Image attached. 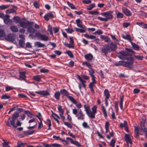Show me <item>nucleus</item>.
I'll use <instances>...</instances> for the list:
<instances>
[{"label": "nucleus", "mask_w": 147, "mask_h": 147, "mask_svg": "<svg viewBox=\"0 0 147 147\" xmlns=\"http://www.w3.org/2000/svg\"><path fill=\"white\" fill-rule=\"evenodd\" d=\"M117 56L120 59L127 60V64H133L134 62V58L132 56L128 57L129 53L126 51H121L117 54Z\"/></svg>", "instance_id": "f257e3e1"}, {"label": "nucleus", "mask_w": 147, "mask_h": 147, "mask_svg": "<svg viewBox=\"0 0 147 147\" xmlns=\"http://www.w3.org/2000/svg\"><path fill=\"white\" fill-rule=\"evenodd\" d=\"M113 12V11H109L106 12L102 13L100 14L103 16L105 17V18H103L98 16L97 18L98 20L101 21L107 22L108 20H112L113 18V16L112 15Z\"/></svg>", "instance_id": "f03ea898"}, {"label": "nucleus", "mask_w": 147, "mask_h": 147, "mask_svg": "<svg viewBox=\"0 0 147 147\" xmlns=\"http://www.w3.org/2000/svg\"><path fill=\"white\" fill-rule=\"evenodd\" d=\"M33 22L27 21L26 24H24V26L22 27L24 28H26L27 27V32L31 34H34L36 31V30L33 27Z\"/></svg>", "instance_id": "7ed1b4c3"}, {"label": "nucleus", "mask_w": 147, "mask_h": 147, "mask_svg": "<svg viewBox=\"0 0 147 147\" xmlns=\"http://www.w3.org/2000/svg\"><path fill=\"white\" fill-rule=\"evenodd\" d=\"M35 36L39 40H42L47 41L49 39V37L44 34H42L39 32H36L35 33Z\"/></svg>", "instance_id": "20e7f679"}, {"label": "nucleus", "mask_w": 147, "mask_h": 147, "mask_svg": "<svg viewBox=\"0 0 147 147\" xmlns=\"http://www.w3.org/2000/svg\"><path fill=\"white\" fill-rule=\"evenodd\" d=\"M15 35L13 33H9L6 36L5 39L8 41L13 42L15 41Z\"/></svg>", "instance_id": "39448f33"}, {"label": "nucleus", "mask_w": 147, "mask_h": 147, "mask_svg": "<svg viewBox=\"0 0 147 147\" xmlns=\"http://www.w3.org/2000/svg\"><path fill=\"white\" fill-rule=\"evenodd\" d=\"M14 21L16 23L20 24V26L21 27L24 26V24H26V22L25 21H22L21 20L18 16H14L13 19Z\"/></svg>", "instance_id": "423d86ee"}, {"label": "nucleus", "mask_w": 147, "mask_h": 147, "mask_svg": "<svg viewBox=\"0 0 147 147\" xmlns=\"http://www.w3.org/2000/svg\"><path fill=\"white\" fill-rule=\"evenodd\" d=\"M122 10L123 13L127 16L129 17L132 16V13L128 9L125 7L122 8Z\"/></svg>", "instance_id": "0eeeda50"}, {"label": "nucleus", "mask_w": 147, "mask_h": 147, "mask_svg": "<svg viewBox=\"0 0 147 147\" xmlns=\"http://www.w3.org/2000/svg\"><path fill=\"white\" fill-rule=\"evenodd\" d=\"M54 18V16L52 13L51 12H50L47 13L44 16V18L45 20L47 21H48L49 20V18Z\"/></svg>", "instance_id": "6e6552de"}, {"label": "nucleus", "mask_w": 147, "mask_h": 147, "mask_svg": "<svg viewBox=\"0 0 147 147\" xmlns=\"http://www.w3.org/2000/svg\"><path fill=\"white\" fill-rule=\"evenodd\" d=\"M110 50V47L108 45H105L101 49L102 52L105 54L108 53Z\"/></svg>", "instance_id": "1a4fd4ad"}, {"label": "nucleus", "mask_w": 147, "mask_h": 147, "mask_svg": "<svg viewBox=\"0 0 147 147\" xmlns=\"http://www.w3.org/2000/svg\"><path fill=\"white\" fill-rule=\"evenodd\" d=\"M97 107L94 106L92 109V112L91 111L90 118H95V114L96 113Z\"/></svg>", "instance_id": "9d476101"}, {"label": "nucleus", "mask_w": 147, "mask_h": 147, "mask_svg": "<svg viewBox=\"0 0 147 147\" xmlns=\"http://www.w3.org/2000/svg\"><path fill=\"white\" fill-rule=\"evenodd\" d=\"M105 95L106 96V98L105 99V104L106 106L108 105V102L107 99H109L110 96V94L109 92L107 89H105L104 91Z\"/></svg>", "instance_id": "9b49d317"}, {"label": "nucleus", "mask_w": 147, "mask_h": 147, "mask_svg": "<svg viewBox=\"0 0 147 147\" xmlns=\"http://www.w3.org/2000/svg\"><path fill=\"white\" fill-rule=\"evenodd\" d=\"M51 112L52 113V116L55 120V121L58 124H59V121L57 119H60V117L57 114L54 113L53 111H51Z\"/></svg>", "instance_id": "f8f14e48"}, {"label": "nucleus", "mask_w": 147, "mask_h": 147, "mask_svg": "<svg viewBox=\"0 0 147 147\" xmlns=\"http://www.w3.org/2000/svg\"><path fill=\"white\" fill-rule=\"evenodd\" d=\"M125 139L127 143V144H128L129 143L131 145L132 144V142L130 138V136L129 134H126L125 135Z\"/></svg>", "instance_id": "ddd939ff"}, {"label": "nucleus", "mask_w": 147, "mask_h": 147, "mask_svg": "<svg viewBox=\"0 0 147 147\" xmlns=\"http://www.w3.org/2000/svg\"><path fill=\"white\" fill-rule=\"evenodd\" d=\"M36 93L38 94L42 95L44 96L50 95V93L47 90L36 92Z\"/></svg>", "instance_id": "4468645a"}, {"label": "nucleus", "mask_w": 147, "mask_h": 147, "mask_svg": "<svg viewBox=\"0 0 147 147\" xmlns=\"http://www.w3.org/2000/svg\"><path fill=\"white\" fill-rule=\"evenodd\" d=\"M84 107L86 111L87 115H88V117L90 118L91 110L90 107L88 106L86 107V105H84Z\"/></svg>", "instance_id": "2eb2a0df"}, {"label": "nucleus", "mask_w": 147, "mask_h": 147, "mask_svg": "<svg viewBox=\"0 0 147 147\" xmlns=\"http://www.w3.org/2000/svg\"><path fill=\"white\" fill-rule=\"evenodd\" d=\"M60 92L61 94L63 96H67L69 95V93L65 89H62L60 90Z\"/></svg>", "instance_id": "dca6fc26"}, {"label": "nucleus", "mask_w": 147, "mask_h": 147, "mask_svg": "<svg viewBox=\"0 0 147 147\" xmlns=\"http://www.w3.org/2000/svg\"><path fill=\"white\" fill-rule=\"evenodd\" d=\"M76 117H78V119H82L83 120L84 119V117H83L84 116V115L83 114L81 110H80L79 112V114H78L76 116Z\"/></svg>", "instance_id": "f3484780"}, {"label": "nucleus", "mask_w": 147, "mask_h": 147, "mask_svg": "<svg viewBox=\"0 0 147 147\" xmlns=\"http://www.w3.org/2000/svg\"><path fill=\"white\" fill-rule=\"evenodd\" d=\"M6 34L3 28H0V38L4 37L5 38Z\"/></svg>", "instance_id": "a211bd4d"}, {"label": "nucleus", "mask_w": 147, "mask_h": 147, "mask_svg": "<svg viewBox=\"0 0 147 147\" xmlns=\"http://www.w3.org/2000/svg\"><path fill=\"white\" fill-rule=\"evenodd\" d=\"M134 133L136 135L135 137L137 139H139V129L138 127L135 126L134 127Z\"/></svg>", "instance_id": "6ab92c4d"}, {"label": "nucleus", "mask_w": 147, "mask_h": 147, "mask_svg": "<svg viewBox=\"0 0 147 147\" xmlns=\"http://www.w3.org/2000/svg\"><path fill=\"white\" fill-rule=\"evenodd\" d=\"M35 47H43L45 46L44 44L38 41L35 42L34 43Z\"/></svg>", "instance_id": "aec40b11"}, {"label": "nucleus", "mask_w": 147, "mask_h": 147, "mask_svg": "<svg viewBox=\"0 0 147 147\" xmlns=\"http://www.w3.org/2000/svg\"><path fill=\"white\" fill-rule=\"evenodd\" d=\"M136 24L142 27V28L147 29V24H145L142 22H137L136 23Z\"/></svg>", "instance_id": "412c9836"}, {"label": "nucleus", "mask_w": 147, "mask_h": 147, "mask_svg": "<svg viewBox=\"0 0 147 147\" xmlns=\"http://www.w3.org/2000/svg\"><path fill=\"white\" fill-rule=\"evenodd\" d=\"M10 29L12 32H16L18 31L17 27L15 25L11 26L10 27Z\"/></svg>", "instance_id": "4be33fe9"}, {"label": "nucleus", "mask_w": 147, "mask_h": 147, "mask_svg": "<svg viewBox=\"0 0 147 147\" xmlns=\"http://www.w3.org/2000/svg\"><path fill=\"white\" fill-rule=\"evenodd\" d=\"M115 13L117 16V18L118 19H121L123 17V14L119 12L118 11H116Z\"/></svg>", "instance_id": "5701e85b"}, {"label": "nucleus", "mask_w": 147, "mask_h": 147, "mask_svg": "<svg viewBox=\"0 0 147 147\" xmlns=\"http://www.w3.org/2000/svg\"><path fill=\"white\" fill-rule=\"evenodd\" d=\"M76 22L78 27L81 28H84L83 26L82 25V22L80 19H78L76 20Z\"/></svg>", "instance_id": "b1692460"}, {"label": "nucleus", "mask_w": 147, "mask_h": 147, "mask_svg": "<svg viewBox=\"0 0 147 147\" xmlns=\"http://www.w3.org/2000/svg\"><path fill=\"white\" fill-rule=\"evenodd\" d=\"M100 38L102 40H104L105 42H109L110 41V38L107 36L101 35L100 36Z\"/></svg>", "instance_id": "393cba45"}, {"label": "nucleus", "mask_w": 147, "mask_h": 147, "mask_svg": "<svg viewBox=\"0 0 147 147\" xmlns=\"http://www.w3.org/2000/svg\"><path fill=\"white\" fill-rule=\"evenodd\" d=\"M146 122V120H142V121H141L140 124V125L141 127V129L142 130H146L147 129V128H145V123Z\"/></svg>", "instance_id": "a878e982"}, {"label": "nucleus", "mask_w": 147, "mask_h": 147, "mask_svg": "<svg viewBox=\"0 0 147 147\" xmlns=\"http://www.w3.org/2000/svg\"><path fill=\"white\" fill-rule=\"evenodd\" d=\"M68 98L69 99V100L71 101L74 104H76L77 103H78V102H77L74 98L72 96H69L68 95L67 96Z\"/></svg>", "instance_id": "bb28decb"}, {"label": "nucleus", "mask_w": 147, "mask_h": 147, "mask_svg": "<svg viewBox=\"0 0 147 147\" xmlns=\"http://www.w3.org/2000/svg\"><path fill=\"white\" fill-rule=\"evenodd\" d=\"M25 73L24 72H20L19 77L21 80H24L26 77Z\"/></svg>", "instance_id": "cd10ccee"}, {"label": "nucleus", "mask_w": 147, "mask_h": 147, "mask_svg": "<svg viewBox=\"0 0 147 147\" xmlns=\"http://www.w3.org/2000/svg\"><path fill=\"white\" fill-rule=\"evenodd\" d=\"M123 38L129 41L130 43L131 42H132V39L131 38V37L130 36L129 34H126L125 36H123Z\"/></svg>", "instance_id": "c85d7f7f"}, {"label": "nucleus", "mask_w": 147, "mask_h": 147, "mask_svg": "<svg viewBox=\"0 0 147 147\" xmlns=\"http://www.w3.org/2000/svg\"><path fill=\"white\" fill-rule=\"evenodd\" d=\"M84 36L88 39L92 40L96 38L95 36L93 35H89L88 34H84Z\"/></svg>", "instance_id": "c756f323"}, {"label": "nucleus", "mask_w": 147, "mask_h": 147, "mask_svg": "<svg viewBox=\"0 0 147 147\" xmlns=\"http://www.w3.org/2000/svg\"><path fill=\"white\" fill-rule=\"evenodd\" d=\"M110 45L111 46L110 47V49H111L112 50H115L117 48V45L115 43L111 42Z\"/></svg>", "instance_id": "7c9ffc66"}, {"label": "nucleus", "mask_w": 147, "mask_h": 147, "mask_svg": "<svg viewBox=\"0 0 147 147\" xmlns=\"http://www.w3.org/2000/svg\"><path fill=\"white\" fill-rule=\"evenodd\" d=\"M67 4L68 5V6L70 7V8L72 9H77V8L72 3H70L69 1H67Z\"/></svg>", "instance_id": "2f4dec72"}, {"label": "nucleus", "mask_w": 147, "mask_h": 147, "mask_svg": "<svg viewBox=\"0 0 147 147\" xmlns=\"http://www.w3.org/2000/svg\"><path fill=\"white\" fill-rule=\"evenodd\" d=\"M85 57L88 60H91L93 58V56L91 54H89L85 56Z\"/></svg>", "instance_id": "473e14b6"}, {"label": "nucleus", "mask_w": 147, "mask_h": 147, "mask_svg": "<svg viewBox=\"0 0 147 147\" xmlns=\"http://www.w3.org/2000/svg\"><path fill=\"white\" fill-rule=\"evenodd\" d=\"M131 44L134 49L136 50H138L139 47L138 45L132 42H131Z\"/></svg>", "instance_id": "72a5a7b5"}, {"label": "nucleus", "mask_w": 147, "mask_h": 147, "mask_svg": "<svg viewBox=\"0 0 147 147\" xmlns=\"http://www.w3.org/2000/svg\"><path fill=\"white\" fill-rule=\"evenodd\" d=\"M120 109H123V96H121L120 97Z\"/></svg>", "instance_id": "f704fd0d"}, {"label": "nucleus", "mask_w": 147, "mask_h": 147, "mask_svg": "<svg viewBox=\"0 0 147 147\" xmlns=\"http://www.w3.org/2000/svg\"><path fill=\"white\" fill-rule=\"evenodd\" d=\"M124 67H126L127 68V69H132L133 70H134V66L133 65H123Z\"/></svg>", "instance_id": "c9c22d12"}, {"label": "nucleus", "mask_w": 147, "mask_h": 147, "mask_svg": "<svg viewBox=\"0 0 147 147\" xmlns=\"http://www.w3.org/2000/svg\"><path fill=\"white\" fill-rule=\"evenodd\" d=\"M19 44L20 47L24 48V45L25 44V42L24 40H20L19 41Z\"/></svg>", "instance_id": "e433bc0d"}, {"label": "nucleus", "mask_w": 147, "mask_h": 147, "mask_svg": "<svg viewBox=\"0 0 147 147\" xmlns=\"http://www.w3.org/2000/svg\"><path fill=\"white\" fill-rule=\"evenodd\" d=\"M95 6V3H93L89 6H88L87 9L88 10H92L93 8Z\"/></svg>", "instance_id": "4c0bfd02"}, {"label": "nucleus", "mask_w": 147, "mask_h": 147, "mask_svg": "<svg viewBox=\"0 0 147 147\" xmlns=\"http://www.w3.org/2000/svg\"><path fill=\"white\" fill-rule=\"evenodd\" d=\"M16 11L13 9H9L6 11L5 12L7 13H15Z\"/></svg>", "instance_id": "58836bf2"}, {"label": "nucleus", "mask_w": 147, "mask_h": 147, "mask_svg": "<svg viewBox=\"0 0 147 147\" xmlns=\"http://www.w3.org/2000/svg\"><path fill=\"white\" fill-rule=\"evenodd\" d=\"M60 94V92H57L55 93L54 96L55 98L56 99L58 100L59 99Z\"/></svg>", "instance_id": "ea45409f"}, {"label": "nucleus", "mask_w": 147, "mask_h": 147, "mask_svg": "<svg viewBox=\"0 0 147 147\" xmlns=\"http://www.w3.org/2000/svg\"><path fill=\"white\" fill-rule=\"evenodd\" d=\"M24 113L27 115L28 116L30 117V118H31L32 117V114L28 111H24Z\"/></svg>", "instance_id": "a19ab883"}, {"label": "nucleus", "mask_w": 147, "mask_h": 147, "mask_svg": "<svg viewBox=\"0 0 147 147\" xmlns=\"http://www.w3.org/2000/svg\"><path fill=\"white\" fill-rule=\"evenodd\" d=\"M4 22L5 23L7 24H11L12 21V20L10 19H8L5 20H4Z\"/></svg>", "instance_id": "79ce46f5"}, {"label": "nucleus", "mask_w": 147, "mask_h": 147, "mask_svg": "<svg viewBox=\"0 0 147 147\" xmlns=\"http://www.w3.org/2000/svg\"><path fill=\"white\" fill-rule=\"evenodd\" d=\"M102 111L105 117L106 118L107 116V111L105 108L103 106H102Z\"/></svg>", "instance_id": "37998d69"}, {"label": "nucleus", "mask_w": 147, "mask_h": 147, "mask_svg": "<svg viewBox=\"0 0 147 147\" xmlns=\"http://www.w3.org/2000/svg\"><path fill=\"white\" fill-rule=\"evenodd\" d=\"M64 45L66 47L69 48H74V45L70 43L69 44L65 43L64 44Z\"/></svg>", "instance_id": "c03bdc74"}, {"label": "nucleus", "mask_w": 147, "mask_h": 147, "mask_svg": "<svg viewBox=\"0 0 147 147\" xmlns=\"http://www.w3.org/2000/svg\"><path fill=\"white\" fill-rule=\"evenodd\" d=\"M9 6L10 5H3L0 6V9L2 10H4L9 8Z\"/></svg>", "instance_id": "a18cd8bd"}, {"label": "nucleus", "mask_w": 147, "mask_h": 147, "mask_svg": "<svg viewBox=\"0 0 147 147\" xmlns=\"http://www.w3.org/2000/svg\"><path fill=\"white\" fill-rule=\"evenodd\" d=\"M19 115V114L18 113H14L12 115L11 119L13 120H15L18 117Z\"/></svg>", "instance_id": "49530a36"}, {"label": "nucleus", "mask_w": 147, "mask_h": 147, "mask_svg": "<svg viewBox=\"0 0 147 147\" xmlns=\"http://www.w3.org/2000/svg\"><path fill=\"white\" fill-rule=\"evenodd\" d=\"M40 76L38 75L34 76L33 77L34 79L37 81H40Z\"/></svg>", "instance_id": "de8ad7c7"}, {"label": "nucleus", "mask_w": 147, "mask_h": 147, "mask_svg": "<svg viewBox=\"0 0 147 147\" xmlns=\"http://www.w3.org/2000/svg\"><path fill=\"white\" fill-rule=\"evenodd\" d=\"M120 127H125L127 126V123L126 121H124L123 123H121L120 124Z\"/></svg>", "instance_id": "09e8293b"}, {"label": "nucleus", "mask_w": 147, "mask_h": 147, "mask_svg": "<svg viewBox=\"0 0 147 147\" xmlns=\"http://www.w3.org/2000/svg\"><path fill=\"white\" fill-rule=\"evenodd\" d=\"M15 121V120L12 119V120L10 121V122L11 124L13 127L15 128H16L17 127V126L16 125Z\"/></svg>", "instance_id": "8fccbe9b"}, {"label": "nucleus", "mask_w": 147, "mask_h": 147, "mask_svg": "<svg viewBox=\"0 0 147 147\" xmlns=\"http://www.w3.org/2000/svg\"><path fill=\"white\" fill-rule=\"evenodd\" d=\"M89 13L92 15L99 14V12L97 11H92L89 12Z\"/></svg>", "instance_id": "3c124183"}, {"label": "nucleus", "mask_w": 147, "mask_h": 147, "mask_svg": "<svg viewBox=\"0 0 147 147\" xmlns=\"http://www.w3.org/2000/svg\"><path fill=\"white\" fill-rule=\"evenodd\" d=\"M4 142L2 143V145L3 147H10L8 145V142L7 143L5 142L4 140H3Z\"/></svg>", "instance_id": "603ef678"}, {"label": "nucleus", "mask_w": 147, "mask_h": 147, "mask_svg": "<svg viewBox=\"0 0 147 147\" xmlns=\"http://www.w3.org/2000/svg\"><path fill=\"white\" fill-rule=\"evenodd\" d=\"M115 140L114 139H112L110 143V146L112 147H115Z\"/></svg>", "instance_id": "864d4df0"}, {"label": "nucleus", "mask_w": 147, "mask_h": 147, "mask_svg": "<svg viewBox=\"0 0 147 147\" xmlns=\"http://www.w3.org/2000/svg\"><path fill=\"white\" fill-rule=\"evenodd\" d=\"M33 5L36 8H39L40 7V5L38 3L35 1L34 2L33 4Z\"/></svg>", "instance_id": "5fc2aeb1"}, {"label": "nucleus", "mask_w": 147, "mask_h": 147, "mask_svg": "<svg viewBox=\"0 0 147 147\" xmlns=\"http://www.w3.org/2000/svg\"><path fill=\"white\" fill-rule=\"evenodd\" d=\"M48 31L49 32L51 35L53 34L52 28L50 25L48 26Z\"/></svg>", "instance_id": "6e6d98bb"}, {"label": "nucleus", "mask_w": 147, "mask_h": 147, "mask_svg": "<svg viewBox=\"0 0 147 147\" xmlns=\"http://www.w3.org/2000/svg\"><path fill=\"white\" fill-rule=\"evenodd\" d=\"M10 98V96H8L7 94H5L2 96L1 98L3 99H9Z\"/></svg>", "instance_id": "4d7b16f0"}, {"label": "nucleus", "mask_w": 147, "mask_h": 147, "mask_svg": "<svg viewBox=\"0 0 147 147\" xmlns=\"http://www.w3.org/2000/svg\"><path fill=\"white\" fill-rule=\"evenodd\" d=\"M64 124L66 125L68 127L72 128V125L69 123L67 122H64Z\"/></svg>", "instance_id": "13d9d810"}, {"label": "nucleus", "mask_w": 147, "mask_h": 147, "mask_svg": "<svg viewBox=\"0 0 147 147\" xmlns=\"http://www.w3.org/2000/svg\"><path fill=\"white\" fill-rule=\"evenodd\" d=\"M82 2L83 3L88 4L91 3V1L90 0H83Z\"/></svg>", "instance_id": "bf43d9fd"}, {"label": "nucleus", "mask_w": 147, "mask_h": 147, "mask_svg": "<svg viewBox=\"0 0 147 147\" xmlns=\"http://www.w3.org/2000/svg\"><path fill=\"white\" fill-rule=\"evenodd\" d=\"M66 53L68 55V56L70 57H73L74 56L73 55L70 51H66Z\"/></svg>", "instance_id": "052dcab7"}, {"label": "nucleus", "mask_w": 147, "mask_h": 147, "mask_svg": "<svg viewBox=\"0 0 147 147\" xmlns=\"http://www.w3.org/2000/svg\"><path fill=\"white\" fill-rule=\"evenodd\" d=\"M58 110L59 113L61 112H64V111L62 109L61 106L60 105H58Z\"/></svg>", "instance_id": "680f3d73"}, {"label": "nucleus", "mask_w": 147, "mask_h": 147, "mask_svg": "<svg viewBox=\"0 0 147 147\" xmlns=\"http://www.w3.org/2000/svg\"><path fill=\"white\" fill-rule=\"evenodd\" d=\"M72 144H74L78 147H80V144H79L78 142L77 141H74L73 140V142H72L71 143Z\"/></svg>", "instance_id": "e2e57ef3"}, {"label": "nucleus", "mask_w": 147, "mask_h": 147, "mask_svg": "<svg viewBox=\"0 0 147 147\" xmlns=\"http://www.w3.org/2000/svg\"><path fill=\"white\" fill-rule=\"evenodd\" d=\"M135 58L138 60H142L143 59V57L142 56H140L139 55H135Z\"/></svg>", "instance_id": "0e129e2a"}, {"label": "nucleus", "mask_w": 147, "mask_h": 147, "mask_svg": "<svg viewBox=\"0 0 147 147\" xmlns=\"http://www.w3.org/2000/svg\"><path fill=\"white\" fill-rule=\"evenodd\" d=\"M130 25V23L128 22H124L123 24V26L124 28H127Z\"/></svg>", "instance_id": "69168bd1"}, {"label": "nucleus", "mask_w": 147, "mask_h": 147, "mask_svg": "<svg viewBox=\"0 0 147 147\" xmlns=\"http://www.w3.org/2000/svg\"><path fill=\"white\" fill-rule=\"evenodd\" d=\"M53 30L55 33H56L59 31V28L57 27H54L53 28Z\"/></svg>", "instance_id": "338daca9"}, {"label": "nucleus", "mask_w": 147, "mask_h": 147, "mask_svg": "<svg viewBox=\"0 0 147 147\" xmlns=\"http://www.w3.org/2000/svg\"><path fill=\"white\" fill-rule=\"evenodd\" d=\"M49 70L47 69H42L40 70V72L41 73H47L48 72Z\"/></svg>", "instance_id": "774afa93"}]
</instances>
